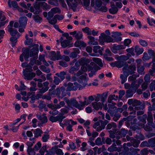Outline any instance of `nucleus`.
I'll return each mask as SVG.
<instances>
[{
    "label": "nucleus",
    "instance_id": "f257e3e1",
    "mask_svg": "<svg viewBox=\"0 0 155 155\" xmlns=\"http://www.w3.org/2000/svg\"><path fill=\"white\" fill-rule=\"evenodd\" d=\"M64 100L67 104L68 106L69 107L73 109V107H75L80 110L83 109L85 105H88L89 103L88 102L87 99L85 97V101L84 102L80 101L79 103L76 101L75 98H72L70 100L65 97L64 98Z\"/></svg>",
    "mask_w": 155,
    "mask_h": 155
},
{
    "label": "nucleus",
    "instance_id": "f03ea898",
    "mask_svg": "<svg viewBox=\"0 0 155 155\" xmlns=\"http://www.w3.org/2000/svg\"><path fill=\"white\" fill-rule=\"evenodd\" d=\"M32 47L34 48L30 50L29 49H26L23 51L20 56L19 59L21 62L24 61L23 57L24 56L25 59L27 60L29 58V56L33 57L35 56H37L38 52V44H34Z\"/></svg>",
    "mask_w": 155,
    "mask_h": 155
},
{
    "label": "nucleus",
    "instance_id": "7ed1b4c3",
    "mask_svg": "<svg viewBox=\"0 0 155 155\" xmlns=\"http://www.w3.org/2000/svg\"><path fill=\"white\" fill-rule=\"evenodd\" d=\"M147 117L146 114H144L142 116L138 117V118L140 121L138 123V125L142 128H143L146 131H149L151 130L150 127L147 126V125L145 126L144 124L146 123V119Z\"/></svg>",
    "mask_w": 155,
    "mask_h": 155
},
{
    "label": "nucleus",
    "instance_id": "20e7f679",
    "mask_svg": "<svg viewBox=\"0 0 155 155\" xmlns=\"http://www.w3.org/2000/svg\"><path fill=\"white\" fill-rule=\"evenodd\" d=\"M99 42L101 45H103L104 42L110 43L114 42L112 38L104 33L101 34L99 37Z\"/></svg>",
    "mask_w": 155,
    "mask_h": 155
},
{
    "label": "nucleus",
    "instance_id": "39448f33",
    "mask_svg": "<svg viewBox=\"0 0 155 155\" xmlns=\"http://www.w3.org/2000/svg\"><path fill=\"white\" fill-rule=\"evenodd\" d=\"M136 76L134 75L129 77L128 78V81L131 82V86L134 88H138L140 83L143 81V80L140 79L138 81V84H136L137 82V80L136 79Z\"/></svg>",
    "mask_w": 155,
    "mask_h": 155
},
{
    "label": "nucleus",
    "instance_id": "423d86ee",
    "mask_svg": "<svg viewBox=\"0 0 155 155\" xmlns=\"http://www.w3.org/2000/svg\"><path fill=\"white\" fill-rule=\"evenodd\" d=\"M93 69L98 70L100 69V68L93 62H91L90 65H83L81 68V71L83 72H85L87 70L90 71Z\"/></svg>",
    "mask_w": 155,
    "mask_h": 155
},
{
    "label": "nucleus",
    "instance_id": "0eeeda50",
    "mask_svg": "<svg viewBox=\"0 0 155 155\" xmlns=\"http://www.w3.org/2000/svg\"><path fill=\"white\" fill-rule=\"evenodd\" d=\"M136 70L135 64H132L128 67H125L123 68V71L124 72H126L128 74H131L134 73V71Z\"/></svg>",
    "mask_w": 155,
    "mask_h": 155
},
{
    "label": "nucleus",
    "instance_id": "6e6552de",
    "mask_svg": "<svg viewBox=\"0 0 155 155\" xmlns=\"http://www.w3.org/2000/svg\"><path fill=\"white\" fill-rule=\"evenodd\" d=\"M30 71L27 68L23 70V73L25 79L30 80L35 76V73L33 72L29 73Z\"/></svg>",
    "mask_w": 155,
    "mask_h": 155
},
{
    "label": "nucleus",
    "instance_id": "1a4fd4ad",
    "mask_svg": "<svg viewBox=\"0 0 155 155\" xmlns=\"http://www.w3.org/2000/svg\"><path fill=\"white\" fill-rule=\"evenodd\" d=\"M50 57L51 60L53 61L58 60H60L61 54L60 52L57 51V53L54 51H51L50 54Z\"/></svg>",
    "mask_w": 155,
    "mask_h": 155
},
{
    "label": "nucleus",
    "instance_id": "9d476101",
    "mask_svg": "<svg viewBox=\"0 0 155 155\" xmlns=\"http://www.w3.org/2000/svg\"><path fill=\"white\" fill-rule=\"evenodd\" d=\"M67 4L72 8L76 7L78 3L80 2V0H66Z\"/></svg>",
    "mask_w": 155,
    "mask_h": 155
},
{
    "label": "nucleus",
    "instance_id": "9b49d317",
    "mask_svg": "<svg viewBox=\"0 0 155 155\" xmlns=\"http://www.w3.org/2000/svg\"><path fill=\"white\" fill-rule=\"evenodd\" d=\"M71 35H73L77 40L81 39L83 37V34L80 31H74L70 33Z\"/></svg>",
    "mask_w": 155,
    "mask_h": 155
},
{
    "label": "nucleus",
    "instance_id": "f8f14e48",
    "mask_svg": "<svg viewBox=\"0 0 155 155\" xmlns=\"http://www.w3.org/2000/svg\"><path fill=\"white\" fill-rule=\"evenodd\" d=\"M121 35V33L119 32H114L113 33L112 36L114 38V39H113L114 41V42L115 41H120L121 40L122 38L120 36Z\"/></svg>",
    "mask_w": 155,
    "mask_h": 155
},
{
    "label": "nucleus",
    "instance_id": "ddd939ff",
    "mask_svg": "<svg viewBox=\"0 0 155 155\" xmlns=\"http://www.w3.org/2000/svg\"><path fill=\"white\" fill-rule=\"evenodd\" d=\"M125 48L122 45H114L111 48L112 51L114 53L117 52V51L120 49H123Z\"/></svg>",
    "mask_w": 155,
    "mask_h": 155
},
{
    "label": "nucleus",
    "instance_id": "4468645a",
    "mask_svg": "<svg viewBox=\"0 0 155 155\" xmlns=\"http://www.w3.org/2000/svg\"><path fill=\"white\" fill-rule=\"evenodd\" d=\"M49 84V82L48 81H46L43 83V85L45 87H42L41 89H39V92L41 93H44L47 91L49 88L48 86Z\"/></svg>",
    "mask_w": 155,
    "mask_h": 155
},
{
    "label": "nucleus",
    "instance_id": "2eb2a0df",
    "mask_svg": "<svg viewBox=\"0 0 155 155\" xmlns=\"http://www.w3.org/2000/svg\"><path fill=\"white\" fill-rule=\"evenodd\" d=\"M88 38L89 40L88 42L89 45H97L98 44L97 42L95 41L94 37L91 36H88Z\"/></svg>",
    "mask_w": 155,
    "mask_h": 155
},
{
    "label": "nucleus",
    "instance_id": "dca6fc26",
    "mask_svg": "<svg viewBox=\"0 0 155 155\" xmlns=\"http://www.w3.org/2000/svg\"><path fill=\"white\" fill-rule=\"evenodd\" d=\"M29 141L26 142V144L28 146V148H31L36 142V140L34 137L30 138L29 139Z\"/></svg>",
    "mask_w": 155,
    "mask_h": 155
},
{
    "label": "nucleus",
    "instance_id": "f3484780",
    "mask_svg": "<svg viewBox=\"0 0 155 155\" xmlns=\"http://www.w3.org/2000/svg\"><path fill=\"white\" fill-rule=\"evenodd\" d=\"M70 41L68 40H65L61 42V45L63 48H66L67 46L69 47H71L73 46L72 44H70Z\"/></svg>",
    "mask_w": 155,
    "mask_h": 155
},
{
    "label": "nucleus",
    "instance_id": "a211bd4d",
    "mask_svg": "<svg viewBox=\"0 0 155 155\" xmlns=\"http://www.w3.org/2000/svg\"><path fill=\"white\" fill-rule=\"evenodd\" d=\"M43 133V131L40 128H37L34 130V138H38L39 136H41Z\"/></svg>",
    "mask_w": 155,
    "mask_h": 155
},
{
    "label": "nucleus",
    "instance_id": "6ab92c4d",
    "mask_svg": "<svg viewBox=\"0 0 155 155\" xmlns=\"http://www.w3.org/2000/svg\"><path fill=\"white\" fill-rule=\"evenodd\" d=\"M27 18L26 17L20 18L19 20L20 26H25L27 24Z\"/></svg>",
    "mask_w": 155,
    "mask_h": 155
},
{
    "label": "nucleus",
    "instance_id": "aec40b11",
    "mask_svg": "<svg viewBox=\"0 0 155 155\" xmlns=\"http://www.w3.org/2000/svg\"><path fill=\"white\" fill-rule=\"evenodd\" d=\"M93 107L96 110L102 107V104L100 102H94L92 103Z\"/></svg>",
    "mask_w": 155,
    "mask_h": 155
},
{
    "label": "nucleus",
    "instance_id": "412c9836",
    "mask_svg": "<svg viewBox=\"0 0 155 155\" xmlns=\"http://www.w3.org/2000/svg\"><path fill=\"white\" fill-rule=\"evenodd\" d=\"M77 90V87L74 85V84L71 83H69L67 85V87L66 89L67 91H71L72 90Z\"/></svg>",
    "mask_w": 155,
    "mask_h": 155
},
{
    "label": "nucleus",
    "instance_id": "4be33fe9",
    "mask_svg": "<svg viewBox=\"0 0 155 155\" xmlns=\"http://www.w3.org/2000/svg\"><path fill=\"white\" fill-rule=\"evenodd\" d=\"M77 122L73 121L72 119L65 120L64 122V124L65 125L68 126L69 125H74L77 124Z\"/></svg>",
    "mask_w": 155,
    "mask_h": 155
},
{
    "label": "nucleus",
    "instance_id": "5701e85b",
    "mask_svg": "<svg viewBox=\"0 0 155 155\" xmlns=\"http://www.w3.org/2000/svg\"><path fill=\"white\" fill-rule=\"evenodd\" d=\"M8 31V32H10L11 35L12 37H14L15 35H16L17 37L20 36L19 33L15 29L12 28H9Z\"/></svg>",
    "mask_w": 155,
    "mask_h": 155
},
{
    "label": "nucleus",
    "instance_id": "b1692460",
    "mask_svg": "<svg viewBox=\"0 0 155 155\" xmlns=\"http://www.w3.org/2000/svg\"><path fill=\"white\" fill-rule=\"evenodd\" d=\"M109 132L110 134V137L113 139L115 137V135H118V130L116 129H114L113 130H110Z\"/></svg>",
    "mask_w": 155,
    "mask_h": 155
},
{
    "label": "nucleus",
    "instance_id": "393cba45",
    "mask_svg": "<svg viewBox=\"0 0 155 155\" xmlns=\"http://www.w3.org/2000/svg\"><path fill=\"white\" fill-rule=\"evenodd\" d=\"M147 120L148 122V124L149 125L153 126V118L152 115L150 112L148 113V116L147 118Z\"/></svg>",
    "mask_w": 155,
    "mask_h": 155
},
{
    "label": "nucleus",
    "instance_id": "a878e982",
    "mask_svg": "<svg viewBox=\"0 0 155 155\" xmlns=\"http://www.w3.org/2000/svg\"><path fill=\"white\" fill-rule=\"evenodd\" d=\"M124 63L122 62L117 61L114 63H112L111 64V65L113 67H117L119 68L122 67L123 66Z\"/></svg>",
    "mask_w": 155,
    "mask_h": 155
},
{
    "label": "nucleus",
    "instance_id": "bb28decb",
    "mask_svg": "<svg viewBox=\"0 0 155 155\" xmlns=\"http://www.w3.org/2000/svg\"><path fill=\"white\" fill-rule=\"evenodd\" d=\"M124 74H121L120 75V78L121 80V83L123 84L127 80V77L128 76L129 74L126 72H124Z\"/></svg>",
    "mask_w": 155,
    "mask_h": 155
},
{
    "label": "nucleus",
    "instance_id": "cd10ccee",
    "mask_svg": "<svg viewBox=\"0 0 155 155\" xmlns=\"http://www.w3.org/2000/svg\"><path fill=\"white\" fill-rule=\"evenodd\" d=\"M103 50V49L101 48L99 46H95L94 47L93 51L95 53H99L100 54H102Z\"/></svg>",
    "mask_w": 155,
    "mask_h": 155
},
{
    "label": "nucleus",
    "instance_id": "c85d7f7f",
    "mask_svg": "<svg viewBox=\"0 0 155 155\" xmlns=\"http://www.w3.org/2000/svg\"><path fill=\"white\" fill-rule=\"evenodd\" d=\"M8 5L9 7H13L14 8H17L18 7V5L17 2L15 1H13L11 2L10 0H8Z\"/></svg>",
    "mask_w": 155,
    "mask_h": 155
},
{
    "label": "nucleus",
    "instance_id": "c756f323",
    "mask_svg": "<svg viewBox=\"0 0 155 155\" xmlns=\"http://www.w3.org/2000/svg\"><path fill=\"white\" fill-rule=\"evenodd\" d=\"M75 46L77 47L80 46L85 47L86 46V44L83 41H81L77 40L74 43Z\"/></svg>",
    "mask_w": 155,
    "mask_h": 155
},
{
    "label": "nucleus",
    "instance_id": "7c9ffc66",
    "mask_svg": "<svg viewBox=\"0 0 155 155\" xmlns=\"http://www.w3.org/2000/svg\"><path fill=\"white\" fill-rule=\"evenodd\" d=\"M40 5L38 4H36L34 5V8H35V14H38L39 13L41 12V10L40 7Z\"/></svg>",
    "mask_w": 155,
    "mask_h": 155
},
{
    "label": "nucleus",
    "instance_id": "2f4dec72",
    "mask_svg": "<svg viewBox=\"0 0 155 155\" xmlns=\"http://www.w3.org/2000/svg\"><path fill=\"white\" fill-rule=\"evenodd\" d=\"M19 37V36L17 37H15L12 36L10 38V41L11 42V45L12 47H14L17 41V39Z\"/></svg>",
    "mask_w": 155,
    "mask_h": 155
},
{
    "label": "nucleus",
    "instance_id": "473e14b6",
    "mask_svg": "<svg viewBox=\"0 0 155 155\" xmlns=\"http://www.w3.org/2000/svg\"><path fill=\"white\" fill-rule=\"evenodd\" d=\"M140 104V102L137 100H134L133 101V106H135L134 109L136 110H138L140 109V107L138 106Z\"/></svg>",
    "mask_w": 155,
    "mask_h": 155
},
{
    "label": "nucleus",
    "instance_id": "72a5a7b5",
    "mask_svg": "<svg viewBox=\"0 0 155 155\" xmlns=\"http://www.w3.org/2000/svg\"><path fill=\"white\" fill-rule=\"evenodd\" d=\"M135 51L138 54H140L143 53L144 50L142 48H140L138 46H136L135 48Z\"/></svg>",
    "mask_w": 155,
    "mask_h": 155
},
{
    "label": "nucleus",
    "instance_id": "f704fd0d",
    "mask_svg": "<svg viewBox=\"0 0 155 155\" xmlns=\"http://www.w3.org/2000/svg\"><path fill=\"white\" fill-rule=\"evenodd\" d=\"M117 150V147L115 143H113L112 145L108 147L107 149V150L110 152L116 151Z\"/></svg>",
    "mask_w": 155,
    "mask_h": 155
},
{
    "label": "nucleus",
    "instance_id": "c9c22d12",
    "mask_svg": "<svg viewBox=\"0 0 155 155\" xmlns=\"http://www.w3.org/2000/svg\"><path fill=\"white\" fill-rule=\"evenodd\" d=\"M40 5L43 8L44 10L50 9V6L45 2H41L40 3Z\"/></svg>",
    "mask_w": 155,
    "mask_h": 155
},
{
    "label": "nucleus",
    "instance_id": "e433bc0d",
    "mask_svg": "<svg viewBox=\"0 0 155 155\" xmlns=\"http://www.w3.org/2000/svg\"><path fill=\"white\" fill-rule=\"evenodd\" d=\"M93 61L97 64L100 67H102L103 66L101 60L98 58H93Z\"/></svg>",
    "mask_w": 155,
    "mask_h": 155
},
{
    "label": "nucleus",
    "instance_id": "4c0bfd02",
    "mask_svg": "<svg viewBox=\"0 0 155 155\" xmlns=\"http://www.w3.org/2000/svg\"><path fill=\"white\" fill-rule=\"evenodd\" d=\"M25 37L26 38L25 42V44L27 45H31L33 42V39L31 38H29L27 34L26 35Z\"/></svg>",
    "mask_w": 155,
    "mask_h": 155
},
{
    "label": "nucleus",
    "instance_id": "58836bf2",
    "mask_svg": "<svg viewBox=\"0 0 155 155\" xmlns=\"http://www.w3.org/2000/svg\"><path fill=\"white\" fill-rule=\"evenodd\" d=\"M118 97V96H115V94L110 95L109 96L108 98V102L109 103H111L112 100H116Z\"/></svg>",
    "mask_w": 155,
    "mask_h": 155
},
{
    "label": "nucleus",
    "instance_id": "ea45409f",
    "mask_svg": "<svg viewBox=\"0 0 155 155\" xmlns=\"http://www.w3.org/2000/svg\"><path fill=\"white\" fill-rule=\"evenodd\" d=\"M118 10V9L117 8L115 7L114 6V5L110 9L109 11L111 13L114 14L116 13L117 12Z\"/></svg>",
    "mask_w": 155,
    "mask_h": 155
},
{
    "label": "nucleus",
    "instance_id": "a19ab883",
    "mask_svg": "<svg viewBox=\"0 0 155 155\" xmlns=\"http://www.w3.org/2000/svg\"><path fill=\"white\" fill-rule=\"evenodd\" d=\"M66 73L64 71H61L60 73H57L56 75L59 77L62 80H63L65 78V75Z\"/></svg>",
    "mask_w": 155,
    "mask_h": 155
},
{
    "label": "nucleus",
    "instance_id": "79ce46f5",
    "mask_svg": "<svg viewBox=\"0 0 155 155\" xmlns=\"http://www.w3.org/2000/svg\"><path fill=\"white\" fill-rule=\"evenodd\" d=\"M35 151L34 150L33 148H28L27 152L29 155H35Z\"/></svg>",
    "mask_w": 155,
    "mask_h": 155
},
{
    "label": "nucleus",
    "instance_id": "37998d69",
    "mask_svg": "<svg viewBox=\"0 0 155 155\" xmlns=\"http://www.w3.org/2000/svg\"><path fill=\"white\" fill-rule=\"evenodd\" d=\"M127 132V131L125 130L124 129H122L120 132L118 131V134L120 135V136L125 137Z\"/></svg>",
    "mask_w": 155,
    "mask_h": 155
},
{
    "label": "nucleus",
    "instance_id": "c03bdc74",
    "mask_svg": "<svg viewBox=\"0 0 155 155\" xmlns=\"http://www.w3.org/2000/svg\"><path fill=\"white\" fill-rule=\"evenodd\" d=\"M49 137V135L48 133H45L43 135L42 140L43 142H47Z\"/></svg>",
    "mask_w": 155,
    "mask_h": 155
},
{
    "label": "nucleus",
    "instance_id": "a18cd8bd",
    "mask_svg": "<svg viewBox=\"0 0 155 155\" xmlns=\"http://www.w3.org/2000/svg\"><path fill=\"white\" fill-rule=\"evenodd\" d=\"M150 146L154 147L155 146V137L152 138L148 140Z\"/></svg>",
    "mask_w": 155,
    "mask_h": 155
},
{
    "label": "nucleus",
    "instance_id": "49530a36",
    "mask_svg": "<svg viewBox=\"0 0 155 155\" xmlns=\"http://www.w3.org/2000/svg\"><path fill=\"white\" fill-rule=\"evenodd\" d=\"M144 69L143 66L138 65L137 71L138 72L141 74H144V72H143Z\"/></svg>",
    "mask_w": 155,
    "mask_h": 155
},
{
    "label": "nucleus",
    "instance_id": "de8ad7c7",
    "mask_svg": "<svg viewBox=\"0 0 155 155\" xmlns=\"http://www.w3.org/2000/svg\"><path fill=\"white\" fill-rule=\"evenodd\" d=\"M59 117L58 116L53 117L51 116L49 118V120L52 122H55L59 120Z\"/></svg>",
    "mask_w": 155,
    "mask_h": 155
},
{
    "label": "nucleus",
    "instance_id": "09e8293b",
    "mask_svg": "<svg viewBox=\"0 0 155 155\" xmlns=\"http://www.w3.org/2000/svg\"><path fill=\"white\" fill-rule=\"evenodd\" d=\"M41 143L40 142H38L34 146L33 148L35 151H38L41 147Z\"/></svg>",
    "mask_w": 155,
    "mask_h": 155
},
{
    "label": "nucleus",
    "instance_id": "8fccbe9b",
    "mask_svg": "<svg viewBox=\"0 0 155 155\" xmlns=\"http://www.w3.org/2000/svg\"><path fill=\"white\" fill-rule=\"evenodd\" d=\"M40 69L44 72L47 73L50 72V70L49 68H46L44 65H41L40 68Z\"/></svg>",
    "mask_w": 155,
    "mask_h": 155
},
{
    "label": "nucleus",
    "instance_id": "3c124183",
    "mask_svg": "<svg viewBox=\"0 0 155 155\" xmlns=\"http://www.w3.org/2000/svg\"><path fill=\"white\" fill-rule=\"evenodd\" d=\"M42 123H45L47 122L48 120L47 117L46 116L45 114H43L42 115V117L40 120Z\"/></svg>",
    "mask_w": 155,
    "mask_h": 155
},
{
    "label": "nucleus",
    "instance_id": "603ef678",
    "mask_svg": "<svg viewBox=\"0 0 155 155\" xmlns=\"http://www.w3.org/2000/svg\"><path fill=\"white\" fill-rule=\"evenodd\" d=\"M69 108L66 107L61 109L60 111L62 114H64L68 113L69 111Z\"/></svg>",
    "mask_w": 155,
    "mask_h": 155
},
{
    "label": "nucleus",
    "instance_id": "864d4df0",
    "mask_svg": "<svg viewBox=\"0 0 155 155\" xmlns=\"http://www.w3.org/2000/svg\"><path fill=\"white\" fill-rule=\"evenodd\" d=\"M117 125L115 123L112 122L108 124L107 126V128L108 129H110L112 128H115L116 127Z\"/></svg>",
    "mask_w": 155,
    "mask_h": 155
},
{
    "label": "nucleus",
    "instance_id": "5fc2aeb1",
    "mask_svg": "<svg viewBox=\"0 0 155 155\" xmlns=\"http://www.w3.org/2000/svg\"><path fill=\"white\" fill-rule=\"evenodd\" d=\"M33 17L34 20L38 23H40L42 19V18L38 15H34Z\"/></svg>",
    "mask_w": 155,
    "mask_h": 155
},
{
    "label": "nucleus",
    "instance_id": "6e6d98bb",
    "mask_svg": "<svg viewBox=\"0 0 155 155\" xmlns=\"http://www.w3.org/2000/svg\"><path fill=\"white\" fill-rule=\"evenodd\" d=\"M139 43L143 47H146L148 45V44L146 41L142 39H140Z\"/></svg>",
    "mask_w": 155,
    "mask_h": 155
},
{
    "label": "nucleus",
    "instance_id": "4d7b16f0",
    "mask_svg": "<svg viewBox=\"0 0 155 155\" xmlns=\"http://www.w3.org/2000/svg\"><path fill=\"white\" fill-rule=\"evenodd\" d=\"M150 58V57L149 56L146 52H144L142 58L144 61H145L149 60Z\"/></svg>",
    "mask_w": 155,
    "mask_h": 155
},
{
    "label": "nucleus",
    "instance_id": "13d9d810",
    "mask_svg": "<svg viewBox=\"0 0 155 155\" xmlns=\"http://www.w3.org/2000/svg\"><path fill=\"white\" fill-rule=\"evenodd\" d=\"M129 55V54H127V56H126L125 55H121L120 56L118 57V58L117 59H121L125 61L127 60L129 58V57H128V56Z\"/></svg>",
    "mask_w": 155,
    "mask_h": 155
},
{
    "label": "nucleus",
    "instance_id": "bf43d9fd",
    "mask_svg": "<svg viewBox=\"0 0 155 155\" xmlns=\"http://www.w3.org/2000/svg\"><path fill=\"white\" fill-rule=\"evenodd\" d=\"M65 88L63 87H61V91L62 92L61 96L59 97H60L61 98H62L63 97H64L66 95V93L65 91Z\"/></svg>",
    "mask_w": 155,
    "mask_h": 155
},
{
    "label": "nucleus",
    "instance_id": "052dcab7",
    "mask_svg": "<svg viewBox=\"0 0 155 155\" xmlns=\"http://www.w3.org/2000/svg\"><path fill=\"white\" fill-rule=\"evenodd\" d=\"M132 145L134 147H137L138 146L140 142L137 140H134L132 141Z\"/></svg>",
    "mask_w": 155,
    "mask_h": 155
},
{
    "label": "nucleus",
    "instance_id": "680f3d73",
    "mask_svg": "<svg viewBox=\"0 0 155 155\" xmlns=\"http://www.w3.org/2000/svg\"><path fill=\"white\" fill-rule=\"evenodd\" d=\"M82 31L88 35H91V31L89 28L87 27H85L84 28H83Z\"/></svg>",
    "mask_w": 155,
    "mask_h": 155
},
{
    "label": "nucleus",
    "instance_id": "e2e57ef3",
    "mask_svg": "<svg viewBox=\"0 0 155 155\" xmlns=\"http://www.w3.org/2000/svg\"><path fill=\"white\" fill-rule=\"evenodd\" d=\"M140 146L143 147H150L148 141L147 142L146 141L142 142L140 145Z\"/></svg>",
    "mask_w": 155,
    "mask_h": 155
},
{
    "label": "nucleus",
    "instance_id": "0e129e2a",
    "mask_svg": "<svg viewBox=\"0 0 155 155\" xmlns=\"http://www.w3.org/2000/svg\"><path fill=\"white\" fill-rule=\"evenodd\" d=\"M150 90L152 91L153 90H155V81H154L150 84Z\"/></svg>",
    "mask_w": 155,
    "mask_h": 155
},
{
    "label": "nucleus",
    "instance_id": "69168bd1",
    "mask_svg": "<svg viewBox=\"0 0 155 155\" xmlns=\"http://www.w3.org/2000/svg\"><path fill=\"white\" fill-rule=\"evenodd\" d=\"M78 70V67H75L74 66L72 67L71 68L69 71V72L71 74L74 73V71H76Z\"/></svg>",
    "mask_w": 155,
    "mask_h": 155
},
{
    "label": "nucleus",
    "instance_id": "338daca9",
    "mask_svg": "<svg viewBox=\"0 0 155 155\" xmlns=\"http://www.w3.org/2000/svg\"><path fill=\"white\" fill-rule=\"evenodd\" d=\"M107 94H104L102 95L100 98H101V101L102 102L104 103L107 98Z\"/></svg>",
    "mask_w": 155,
    "mask_h": 155
},
{
    "label": "nucleus",
    "instance_id": "774afa93",
    "mask_svg": "<svg viewBox=\"0 0 155 155\" xmlns=\"http://www.w3.org/2000/svg\"><path fill=\"white\" fill-rule=\"evenodd\" d=\"M61 59H63L66 61H70V58L69 57L65 55H63V56H61Z\"/></svg>",
    "mask_w": 155,
    "mask_h": 155
}]
</instances>
